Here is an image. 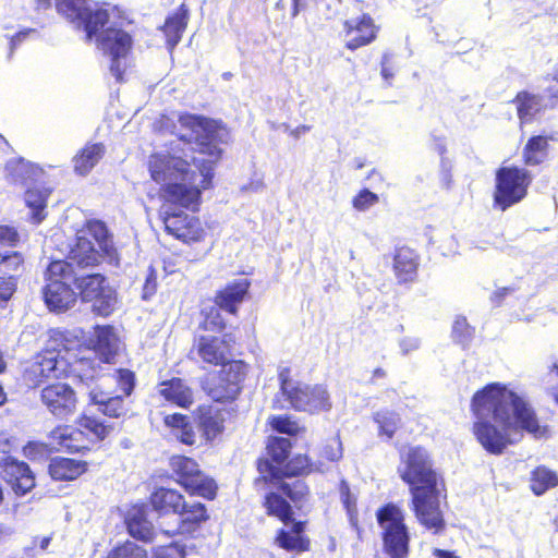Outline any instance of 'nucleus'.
<instances>
[{
    "label": "nucleus",
    "instance_id": "20e7f679",
    "mask_svg": "<svg viewBox=\"0 0 558 558\" xmlns=\"http://www.w3.org/2000/svg\"><path fill=\"white\" fill-rule=\"evenodd\" d=\"M236 339L232 333L194 336L191 354L205 365L220 367L216 377L205 388L206 393L220 403L238 399L242 383L248 373V365L243 360L233 359Z\"/></svg>",
    "mask_w": 558,
    "mask_h": 558
},
{
    "label": "nucleus",
    "instance_id": "9b49d317",
    "mask_svg": "<svg viewBox=\"0 0 558 558\" xmlns=\"http://www.w3.org/2000/svg\"><path fill=\"white\" fill-rule=\"evenodd\" d=\"M293 444L289 438L269 436L266 440L265 453L256 459L255 466L258 476L254 478V486L264 487L274 485L281 468L289 459Z\"/></svg>",
    "mask_w": 558,
    "mask_h": 558
},
{
    "label": "nucleus",
    "instance_id": "5fc2aeb1",
    "mask_svg": "<svg viewBox=\"0 0 558 558\" xmlns=\"http://www.w3.org/2000/svg\"><path fill=\"white\" fill-rule=\"evenodd\" d=\"M157 270L154 266H149L147 269V275L145 278V282L142 288V299L147 301L150 300L157 292Z\"/></svg>",
    "mask_w": 558,
    "mask_h": 558
},
{
    "label": "nucleus",
    "instance_id": "ea45409f",
    "mask_svg": "<svg viewBox=\"0 0 558 558\" xmlns=\"http://www.w3.org/2000/svg\"><path fill=\"white\" fill-rule=\"evenodd\" d=\"M511 102L515 105L517 116L521 123L531 122L533 117L541 110L539 96L527 90L518 92Z\"/></svg>",
    "mask_w": 558,
    "mask_h": 558
},
{
    "label": "nucleus",
    "instance_id": "e433bc0d",
    "mask_svg": "<svg viewBox=\"0 0 558 558\" xmlns=\"http://www.w3.org/2000/svg\"><path fill=\"white\" fill-rule=\"evenodd\" d=\"M338 490L351 527L356 532L357 538L363 539L364 531L360 523L356 496L351 492L350 485L345 480L339 482Z\"/></svg>",
    "mask_w": 558,
    "mask_h": 558
},
{
    "label": "nucleus",
    "instance_id": "5701e85b",
    "mask_svg": "<svg viewBox=\"0 0 558 558\" xmlns=\"http://www.w3.org/2000/svg\"><path fill=\"white\" fill-rule=\"evenodd\" d=\"M226 409L215 408L210 404H201L197 407L195 414L197 425L202 430L204 438L213 441L225 430Z\"/></svg>",
    "mask_w": 558,
    "mask_h": 558
},
{
    "label": "nucleus",
    "instance_id": "dca6fc26",
    "mask_svg": "<svg viewBox=\"0 0 558 558\" xmlns=\"http://www.w3.org/2000/svg\"><path fill=\"white\" fill-rule=\"evenodd\" d=\"M40 398L49 412L60 420L66 418L76 410V393L68 384L54 383L46 386Z\"/></svg>",
    "mask_w": 558,
    "mask_h": 558
},
{
    "label": "nucleus",
    "instance_id": "69168bd1",
    "mask_svg": "<svg viewBox=\"0 0 558 558\" xmlns=\"http://www.w3.org/2000/svg\"><path fill=\"white\" fill-rule=\"evenodd\" d=\"M433 556H435L436 558H460L456 554V551L441 549V548H434Z\"/></svg>",
    "mask_w": 558,
    "mask_h": 558
},
{
    "label": "nucleus",
    "instance_id": "864d4df0",
    "mask_svg": "<svg viewBox=\"0 0 558 558\" xmlns=\"http://www.w3.org/2000/svg\"><path fill=\"white\" fill-rule=\"evenodd\" d=\"M58 353L54 350L46 351L44 355H40V360L37 361L39 365V375L41 377H49L50 373L56 372Z\"/></svg>",
    "mask_w": 558,
    "mask_h": 558
},
{
    "label": "nucleus",
    "instance_id": "09e8293b",
    "mask_svg": "<svg viewBox=\"0 0 558 558\" xmlns=\"http://www.w3.org/2000/svg\"><path fill=\"white\" fill-rule=\"evenodd\" d=\"M151 558H186V546L179 542L159 545L153 549Z\"/></svg>",
    "mask_w": 558,
    "mask_h": 558
},
{
    "label": "nucleus",
    "instance_id": "3c124183",
    "mask_svg": "<svg viewBox=\"0 0 558 558\" xmlns=\"http://www.w3.org/2000/svg\"><path fill=\"white\" fill-rule=\"evenodd\" d=\"M378 202L379 197L376 193L369 191L368 189H362L352 198V206L357 211H365L372 206L376 205Z\"/></svg>",
    "mask_w": 558,
    "mask_h": 558
},
{
    "label": "nucleus",
    "instance_id": "4c0bfd02",
    "mask_svg": "<svg viewBox=\"0 0 558 558\" xmlns=\"http://www.w3.org/2000/svg\"><path fill=\"white\" fill-rule=\"evenodd\" d=\"M109 14L105 10H93L89 5L86 11L80 15L76 23L74 24L77 28H82L85 32L86 41L90 43L93 38L98 35L99 31L108 22Z\"/></svg>",
    "mask_w": 558,
    "mask_h": 558
},
{
    "label": "nucleus",
    "instance_id": "9d476101",
    "mask_svg": "<svg viewBox=\"0 0 558 558\" xmlns=\"http://www.w3.org/2000/svg\"><path fill=\"white\" fill-rule=\"evenodd\" d=\"M44 301L50 311L64 312L75 305L77 294L73 283V266L65 260H53L47 268Z\"/></svg>",
    "mask_w": 558,
    "mask_h": 558
},
{
    "label": "nucleus",
    "instance_id": "a18cd8bd",
    "mask_svg": "<svg viewBox=\"0 0 558 558\" xmlns=\"http://www.w3.org/2000/svg\"><path fill=\"white\" fill-rule=\"evenodd\" d=\"M87 7V0H57V12L73 24Z\"/></svg>",
    "mask_w": 558,
    "mask_h": 558
},
{
    "label": "nucleus",
    "instance_id": "4be33fe9",
    "mask_svg": "<svg viewBox=\"0 0 558 558\" xmlns=\"http://www.w3.org/2000/svg\"><path fill=\"white\" fill-rule=\"evenodd\" d=\"M158 395L167 403L182 409H190L194 403V391L181 377L160 381Z\"/></svg>",
    "mask_w": 558,
    "mask_h": 558
},
{
    "label": "nucleus",
    "instance_id": "c756f323",
    "mask_svg": "<svg viewBox=\"0 0 558 558\" xmlns=\"http://www.w3.org/2000/svg\"><path fill=\"white\" fill-rule=\"evenodd\" d=\"M550 135H532L522 148V161L526 167L542 166L549 160Z\"/></svg>",
    "mask_w": 558,
    "mask_h": 558
},
{
    "label": "nucleus",
    "instance_id": "58836bf2",
    "mask_svg": "<svg viewBox=\"0 0 558 558\" xmlns=\"http://www.w3.org/2000/svg\"><path fill=\"white\" fill-rule=\"evenodd\" d=\"M558 486V474L546 465H537L530 473V489L535 496H542Z\"/></svg>",
    "mask_w": 558,
    "mask_h": 558
},
{
    "label": "nucleus",
    "instance_id": "c03bdc74",
    "mask_svg": "<svg viewBox=\"0 0 558 558\" xmlns=\"http://www.w3.org/2000/svg\"><path fill=\"white\" fill-rule=\"evenodd\" d=\"M104 558H148V553L143 546L128 539L117 544Z\"/></svg>",
    "mask_w": 558,
    "mask_h": 558
},
{
    "label": "nucleus",
    "instance_id": "2eb2a0df",
    "mask_svg": "<svg viewBox=\"0 0 558 558\" xmlns=\"http://www.w3.org/2000/svg\"><path fill=\"white\" fill-rule=\"evenodd\" d=\"M347 38L344 48L355 51L373 44L379 34L380 27L368 13H363L356 19L345 20L342 24Z\"/></svg>",
    "mask_w": 558,
    "mask_h": 558
},
{
    "label": "nucleus",
    "instance_id": "f257e3e1",
    "mask_svg": "<svg viewBox=\"0 0 558 558\" xmlns=\"http://www.w3.org/2000/svg\"><path fill=\"white\" fill-rule=\"evenodd\" d=\"M178 122L193 135L191 138L181 134L178 138L186 144L193 141L197 153L208 158L187 160L170 153H154L147 169L150 179L161 185L159 195L165 203L195 213L203 191L214 187L215 170L223 156L220 145L227 143L230 130L221 119L190 112H181Z\"/></svg>",
    "mask_w": 558,
    "mask_h": 558
},
{
    "label": "nucleus",
    "instance_id": "6ab92c4d",
    "mask_svg": "<svg viewBox=\"0 0 558 558\" xmlns=\"http://www.w3.org/2000/svg\"><path fill=\"white\" fill-rule=\"evenodd\" d=\"M288 523H292L289 530L283 527L277 530L274 537V544L280 549L292 554L310 551L312 542L305 534L307 521L293 520L292 518Z\"/></svg>",
    "mask_w": 558,
    "mask_h": 558
},
{
    "label": "nucleus",
    "instance_id": "7c9ffc66",
    "mask_svg": "<svg viewBox=\"0 0 558 558\" xmlns=\"http://www.w3.org/2000/svg\"><path fill=\"white\" fill-rule=\"evenodd\" d=\"M105 154L104 143H86L72 159L74 172L81 177L87 175Z\"/></svg>",
    "mask_w": 558,
    "mask_h": 558
},
{
    "label": "nucleus",
    "instance_id": "f3484780",
    "mask_svg": "<svg viewBox=\"0 0 558 558\" xmlns=\"http://www.w3.org/2000/svg\"><path fill=\"white\" fill-rule=\"evenodd\" d=\"M0 477L10 486L16 496H24L35 487V476L29 465L13 457H4L1 459Z\"/></svg>",
    "mask_w": 558,
    "mask_h": 558
},
{
    "label": "nucleus",
    "instance_id": "4d7b16f0",
    "mask_svg": "<svg viewBox=\"0 0 558 558\" xmlns=\"http://www.w3.org/2000/svg\"><path fill=\"white\" fill-rule=\"evenodd\" d=\"M20 240L17 231L9 226H0V245L4 247H12L17 244Z\"/></svg>",
    "mask_w": 558,
    "mask_h": 558
},
{
    "label": "nucleus",
    "instance_id": "e2e57ef3",
    "mask_svg": "<svg viewBox=\"0 0 558 558\" xmlns=\"http://www.w3.org/2000/svg\"><path fill=\"white\" fill-rule=\"evenodd\" d=\"M31 32H32V29H27V31L19 32L14 36H12L11 41H10L11 51H13L16 48L17 44H20L21 41L26 39L29 36Z\"/></svg>",
    "mask_w": 558,
    "mask_h": 558
},
{
    "label": "nucleus",
    "instance_id": "de8ad7c7",
    "mask_svg": "<svg viewBox=\"0 0 558 558\" xmlns=\"http://www.w3.org/2000/svg\"><path fill=\"white\" fill-rule=\"evenodd\" d=\"M271 427L281 434L289 436H296L304 430V427H300L298 422L291 420L288 415H276L270 420Z\"/></svg>",
    "mask_w": 558,
    "mask_h": 558
},
{
    "label": "nucleus",
    "instance_id": "aec40b11",
    "mask_svg": "<svg viewBox=\"0 0 558 558\" xmlns=\"http://www.w3.org/2000/svg\"><path fill=\"white\" fill-rule=\"evenodd\" d=\"M251 281L248 279H236L228 282L217 290L214 303L230 315L239 314L240 305L250 295Z\"/></svg>",
    "mask_w": 558,
    "mask_h": 558
},
{
    "label": "nucleus",
    "instance_id": "1a4fd4ad",
    "mask_svg": "<svg viewBox=\"0 0 558 558\" xmlns=\"http://www.w3.org/2000/svg\"><path fill=\"white\" fill-rule=\"evenodd\" d=\"M532 175L525 168L519 166H501L495 172L493 191V208L506 211L522 202L532 184Z\"/></svg>",
    "mask_w": 558,
    "mask_h": 558
},
{
    "label": "nucleus",
    "instance_id": "cd10ccee",
    "mask_svg": "<svg viewBox=\"0 0 558 558\" xmlns=\"http://www.w3.org/2000/svg\"><path fill=\"white\" fill-rule=\"evenodd\" d=\"M87 469L88 464L86 461L54 457L49 462L48 473L54 481L71 482L83 475Z\"/></svg>",
    "mask_w": 558,
    "mask_h": 558
},
{
    "label": "nucleus",
    "instance_id": "680f3d73",
    "mask_svg": "<svg viewBox=\"0 0 558 558\" xmlns=\"http://www.w3.org/2000/svg\"><path fill=\"white\" fill-rule=\"evenodd\" d=\"M546 95L550 108H558V84L549 85L546 88Z\"/></svg>",
    "mask_w": 558,
    "mask_h": 558
},
{
    "label": "nucleus",
    "instance_id": "f704fd0d",
    "mask_svg": "<svg viewBox=\"0 0 558 558\" xmlns=\"http://www.w3.org/2000/svg\"><path fill=\"white\" fill-rule=\"evenodd\" d=\"M75 425L84 428L87 437L92 440V446L104 441L113 432V425L107 424L105 421L95 415L82 413L75 420Z\"/></svg>",
    "mask_w": 558,
    "mask_h": 558
},
{
    "label": "nucleus",
    "instance_id": "0eeeda50",
    "mask_svg": "<svg viewBox=\"0 0 558 558\" xmlns=\"http://www.w3.org/2000/svg\"><path fill=\"white\" fill-rule=\"evenodd\" d=\"M279 381L282 395L295 411L319 414L331 410L332 401L326 385L294 383L289 378L288 368L280 372Z\"/></svg>",
    "mask_w": 558,
    "mask_h": 558
},
{
    "label": "nucleus",
    "instance_id": "412c9836",
    "mask_svg": "<svg viewBox=\"0 0 558 558\" xmlns=\"http://www.w3.org/2000/svg\"><path fill=\"white\" fill-rule=\"evenodd\" d=\"M89 403L97 407L99 413L109 418H123L128 414L125 397L112 395L101 386H95L88 392Z\"/></svg>",
    "mask_w": 558,
    "mask_h": 558
},
{
    "label": "nucleus",
    "instance_id": "473e14b6",
    "mask_svg": "<svg viewBox=\"0 0 558 558\" xmlns=\"http://www.w3.org/2000/svg\"><path fill=\"white\" fill-rule=\"evenodd\" d=\"M163 424L175 436L179 442L193 446L196 442V433L189 415L171 413L163 417Z\"/></svg>",
    "mask_w": 558,
    "mask_h": 558
},
{
    "label": "nucleus",
    "instance_id": "a211bd4d",
    "mask_svg": "<svg viewBox=\"0 0 558 558\" xmlns=\"http://www.w3.org/2000/svg\"><path fill=\"white\" fill-rule=\"evenodd\" d=\"M179 523L173 530H161V534L173 538L179 535H193L206 522L209 521L210 514L207 506L201 501L187 502L184 499V506L178 512Z\"/></svg>",
    "mask_w": 558,
    "mask_h": 558
},
{
    "label": "nucleus",
    "instance_id": "a878e982",
    "mask_svg": "<svg viewBox=\"0 0 558 558\" xmlns=\"http://www.w3.org/2000/svg\"><path fill=\"white\" fill-rule=\"evenodd\" d=\"M418 254L409 246L396 247L393 253V274L399 283L413 282L417 277Z\"/></svg>",
    "mask_w": 558,
    "mask_h": 558
},
{
    "label": "nucleus",
    "instance_id": "f8f14e48",
    "mask_svg": "<svg viewBox=\"0 0 558 558\" xmlns=\"http://www.w3.org/2000/svg\"><path fill=\"white\" fill-rule=\"evenodd\" d=\"M73 284L77 290V299L82 302H93L94 311L99 315H110L117 302L116 291L109 286L107 278L99 272L75 277L73 272Z\"/></svg>",
    "mask_w": 558,
    "mask_h": 558
},
{
    "label": "nucleus",
    "instance_id": "4468645a",
    "mask_svg": "<svg viewBox=\"0 0 558 558\" xmlns=\"http://www.w3.org/2000/svg\"><path fill=\"white\" fill-rule=\"evenodd\" d=\"M162 222L168 234L185 244L198 243L206 238V231L199 218L183 211L166 213Z\"/></svg>",
    "mask_w": 558,
    "mask_h": 558
},
{
    "label": "nucleus",
    "instance_id": "79ce46f5",
    "mask_svg": "<svg viewBox=\"0 0 558 558\" xmlns=\"http://www.w3.org/2000/svg\"><path fill=\"white\" fill-rule=\"evenodd\" d=\"M72 258L80 267H93L99 265L100 253L89 241L80 240Z\"/></svg>",
    "mask_w": 558,
    "mask_h": 558
},
{
    "label": "nucleus",
    "instance_id": "8fccbe9b",
    "mask_svg": "<svg viewBox=\"0 0 558 558\" xmlns=\"http://www.w3.org/2000/svg\"><path fill=\"white\" fill-rule=\"evenodd\" d=\"M452 338L460 343L469 341L474 333L472 327L464 316H457L452 325Z\"/></svg>",
    "mask_w": 558,
    "mask_h": 558
},
{
    "label": "nucleus",
    "instance_id": "a19ab883",
    "mask_svg": "<svg viewBox=\"0 0 558 558\" xmlns=\"http://www.w3.org/2000/svg\"><path fill=\"white\" fill-rule=\"evenodd\" d=\"M222 311L217 305L207 306L201 310V320L198 329L203 332L222 333L227 329V320L222 315Z\"/></svg>",
    "mask_w": 558,
    "mask_h": 558
},
{
    "label": "nucleus",
    "instance_id": "ddd939ff",
    "mask_svg": "<svg viewBox=\"0 0 558 558\" xmlns=\"http://www.w3.org/2000/svg\"><path fill=\"white\" fill-rule=\"evenodd\" d=\"M48 439L47 444H37V451L43 448L57 451L64 450L70 453H85L93 448L87 433L77 425L75 427L59 425L49 433Z\"/></svg>",
    "mask_w": 558,
    "mask_h": 558
},
{
    "label": "nucleus",
    "instance_id": "6e6d98bb",
    "mask_svg": "<svg viewBox=\"0 0 558 558\" xmlns=\"http://www.w3.org/2000/svg\"><path fill=\"white\" fill-rule=\"evenodd\" d=\"M376 422L378 423L379 434L385 435L387 438H392L396 430H397V423L396 421L387 416L385 414L380 415L378 414L376 416Z\"/></svg>",
    "mask_w": 558,
    "mask_h": 558
},
{
    "label": "nucleus",
    "instance_id": "b1692460",
    "mask_svg": "<svg viewBox=\"0 0 558 558\" xmlns=\"http://www.w3.org/2000/svg\"><path fill=\"white\" fill-rule=\"evenodd\" d=\"M185 496L175 488L158 486L148 497V505L158 515L178 514Z\"/></svg>",
    "mask_w": 558,
    "mask_h": 558
},
{
    "label": "nucleus",
    "instance_id": "7ed1b4c3",
    "mask_svg": "<svg viewBox=\"0 0 558 558\" xmlns=\"http://www.w3.org/2000/svg\"><path fill=\"white\" fill-rule=\"evenodd\" d=\"M397 473L408 486L410 509L417 522L433 534L442 533L446 520L441 505L447 502V485L432 452L422 445L403 446Z\"/></svg>",
    "mask_w": 558,
    "mask_h": 558
},
{
    "label": "nucleus",
    "instance_id": "37998d69",
    "mask_svg": "<svg viewBox=\"0 0 558 558\" xmlns=\"http://www.w3.org/2000/svg\"><path fill=\"white\" fill-rule=\"evenodd\" d=\"M111 378L116 384V390L120 396L130 397L136 386V374L130 368L119 367L113 371Z\"/></svg>",
    "mask_w": 558,
    "mask_h": 558
},
{
    "label": "nucleus",
    "instance_id": "0e129e2a",
    "mask_svg": "<svg viewBox=\"0 0 558 558\" xmlns=\"http://www.w3.org/2000/svg\"><path fill=\"white\" fill-rule=\"evenodd\" d=\"M307 0H291V16L295 17L305 9Z\"/></svg>",
    "mask_w": 558,
    "mask_h": 558
},
{
    "label": "nucleus",
    "instance_id": "72a5a7b5",
    "mask_svg": "<svg viewBox=\"0 0 558 558\" xmlns=\"http://www.w3.org/2000/svg\"><path fill=\"white\" fill-rule=\"evenodd\" d=\"M88 233L98 243L102 255L110 262L119 263V253L116 248L106 223L101 220H90L86 225Z\"/></svg>",
    "mask_w": 558,
    "mask_h": 558
},
{
    "label": "nucleus",
    "instance_id": "052dcab7",
    "mask_svg": "<svg viewBox=\"0 0 558 558\" xmlns=\"http://www.w3.org/2000/svg\"><path fill=\"white\" fill-rule=\"evenodd\" d=\"M514 291L512 287H504L495 290L490 295V301L494 305L500 306L506 296Z\"/></svg>",
    "mask_w": 558,
    "mask_h": 558
},
{
    "label": "nucleus",
    "instance_id": "bb28decb",
    "mask_svg": "<svg viewBox=\"0 0 558 558\" xmlns=\"http://www.w3.org/2000/svg\"><path fill=\"white\" fill-rule=\"evenodd\" d=\"M189 20L190 10L185 3L180 4L175 11L166 17L160 29L165 34L167 45L170 49H173L181 41L183 33L187 27Z\"/></svg>",
    "mask_w": 558,
    "mask_h": 558
},
{
    "label": "nucleus",
    "instance_id": "13d9d810",
    "mask_svg": "<svg viewBox=\"0 0 558 558\" xmlns=\"http://www.w3.org/2000/svg\"><path fill=\"white\" fill-rule=\"evenodd\" d=\"M123 57L110 56V72L118 83L124 82L125 66L122 64Z\"/></svg>",
    "mask_w": 558,
    "mask_h": 558
},
{
    "label": "nucleus",
    "instance_id": "39448f33",
    "mask_svg": "<svg viewBox=\"0 0 558 558\" xmlns=\"http://www.w3.org/2000/svg\"><path fill=\"white\" fill-rule=\"evenodd\" d=\"M322 472L320 463L307 453L289 457L280 474L262 498L265 514L288 524L294 514L293 507L301 509L311 498V488L303 477Z\"/></svg>",
    "mask_w": 558,
    "mask_h": 558
},
{
    "label": "nucleus",
    "instance_id": "423d86ee",
    "mask_svg": "<svg viewBox=\"0 0 558 558\" xmlns=\"http://www.w3.org/2000/svg\"><path fill=\"white\" fill-rule=\"evenodd\" d=\"M376 520L381 527L384 554L388 558H409L411 538L403 509L386 502L376 510Z\"/></svg>",
    "mask_w": 558,
    "mask_h": 558
},
{
    "label": "nucleus",
    "instance_id": "6e6552de",
    "mask_svg": "<svg viewBox=\"0 0 558 558\" xmlns=\"http://www.w3.org/2000/svg\"><path fill=\"white\" fill-rule=\"evenodd\" d=\"M168 465L173 481L189 496L202 497L209 501L216 499L218 494L216 481L203 472L195 459L184 454H172Z\"/></svg>",
    "mask_w": 558,
    "mask_h": 558
},
{
    "label": "nucleus",
    "instance_id": "393cba45",
    "mask_svg": "<svg viewBox=\"0 0 558 558\" xmlns=\"http://www.w3.org/2000/svg\"><path fill=\"white\" fill-rule=\"evenodd\" d=\"M89 349L99 357L101 363H113L119 351L118 338L113 328L109 325L97 326L95 335L89 339Z\"/></svg>",
    "mask_w": 558,
    "mask_h": 558
},
{
    "label": "nucleus",
    "instance_id": "f03ea898",
    "mask_svg": "<svg viewBox=\"0 0 558 558\" xmlns=\"http://www.w3.org/2000/svg\"><path fill=\"white\" fill-rule=\"evenodd\" d=\"M470 411L475 418L472 434L489 454H502L522 438L523 432L534 437L546 433L529 402L501 383H489L476 390Z\"/></svg>",
    "mask_w": 558,
    "mask_h": 558
},
{
    "label": "nucleus",
    "instance_id": "774afa93",
    "mask_svg": "<svg viewBox=\"0 0 558 558\" xmlns=\"http://www.w3.org/2000/svg\"><path fill=\"white\" fill-rule=\"evenodd\" d=\"M310 129H311V126H308V125H299L290 132V135L298 138L301 134L308 132Z\"/></svg>",
    "mask_w": 558,
    "mask_h": 558
},
{
    "label": "nucleus",
    "instance_id": "bf43d9fd",
    "mask_svg": "<svg viewBox=\"0 0 558 558\" xmlns=\"http://www.w3.org/2000/svg\"><path fill=\"white\" fill-rule=\"evenodd\" d=\"M15 280L12 279H0V300L8 301L15 291Z\"/></svg>",
    "mask_w": 558,
    "mask_h": 558
},
{
    "label": "nucleus",
    "instance_id": "603ef678",
    "mask_svg": "<svg viewBox=\"0 0 558 558\" xmlns=\"http://www.w3.org/2000/svg\"><path fill=\"white\" fill-rule=\"evenodd\" d=\"M322 457L329 462H337L342 458V444L338 437H333L324 445Z\"/></svg>",
    "mask_w": 558,
    "mask_h": 558
},
{
    "label": "nucleus",
    "instance_id": "49530a36",
    "mask_svg": "<svg viewBox=\"0 0 558 558\" xmlns=\"http://www.w3.org/2000/svg\"><path fill=\"white\" fill-rule=\"evenodd\" d=\"M23 270L24 258L19 252L8 254L0 265V275L12 280H16Z\"/></svg>",
    "mask_w": 558,
    "mask_h": 558
},
{
    "label": "nucleus",
    "instance_id": "c85d7f7f",
    "mask_svg": "<svg viewBox=\"0 0 558 558\" xmlns=\"http://www.w3.org/2000/svg\"><path fill=\"white\" fill-rule=\"evenodd\" d=\"M128 533L135 539L153 543L156 536L153 523L142 507L132 508L124 520Z\"/></svg>",
    "mask_w": 558,
    "mask_h": 558
},
{
    "label": "nucleus",
    "instance_id": "2f4dec72",
    "mask_svg": "<svg viewBox=\"0 0 558 558\" xmlns=\"http://www.w3.org/2000/svg\"><path fill=\"white\" fill-rule=\"evenodd\" d=\"M100 43L109 56L128 57L133 47L132 36L124 29L108 27L105 29Z\"/></svg>",
    "mask_w": 558,
    "mask_h": 558
},
{
    "label": "nucleus",
    "instance_id": "338daca9",
    "mask_svg": "<svg viewBox=\"0 0 558 558\" xmlns=\"http://www.w3.org/2000/svg\"><path fill=\"white\" fill-rule=\"evenodd\" d=\"M387 377V372L383 368V367H376L373 372H372V376H371V383L375 384V383H378L380 379H384Z\"/></svg>",
    "mask_w": 558,
    "mask_h": 558
},
{
    "label": "nucleus",
    "instance_id": "c9c22d12",
    "mask_svg": "<svg viewBox=\"0 0 558 558\" xmlns=\"http://www.w3.org/2000/svg\"><path fill=\"white\" fill-rule=\"evenodd\" d=\"M100 361L90 354L89 350L81 351L70 363L71 374L81 381H90L99 375Z\"/></svg>",
    "mask_w": 558,
    "mask_h": 558
}]
</instances>
